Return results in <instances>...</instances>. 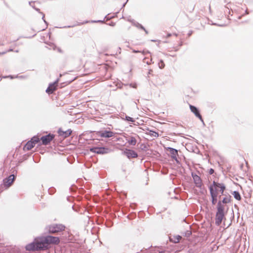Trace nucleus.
<instances>
[{
    "label": "nucleus",
    "instance_id": "f257e3e1",
    "mask_svg": "<svg viewBox=\"0 0 253 253\" xmlns=\"http://www.w3.org/2000/svg\"><path fill=\"white\" fill-rule=\"evenodd\" d=\"M60 240L58 237L47 236L46 237H38L34 241L26 246V250L28 251H36L45 250L48 249L50 244L57 245Z\"/></svg>",
    "mask_w": 253,
    "mask_h": 253
},
{
    "label": "nucleus",
    "instance_id": "f03ea898",
    "mask_svg": "<svg viewBox=\"0 0 253 253\" xmlns=\"http://www.w3.org/2000/svg\"><path fill=\"white\" fill-rule=\"evenodd\" d=\"M227 211H225V209L216 207V211L215 213V224L219 226L222 220H225V215Z\"/></svg>",
    "mask_w": 253,
    "mask_h": 253
},
{
    "label": "nucleus",
    "instance_id": "7ed1b4c3",
    "mask_svg": "<svg viewBox=\"0 0 253 253\" xmlns=\"http://www.w3.org/2000/svg\"><path fill=\"white\" fill-rule=\"evenodd\" d=\"M214 182H212L210 185L208 186V188L210 194V201L212 205H214L217 203L218 200V193L217 189L214 187Z\"/></svg>",
    "mask_w": 253,
    "mask_h": 253
},
{
    "label": "nucleus",
    "instance_id": "20e7f679",
    "mask_svg": "<svg viewBox=\"0 0 253 253\" xmlns=\"http://www.w3.org/2000/svg\"><path fill=\"white\" fill-rule=\"evenodd\" d=\"M65 228L62 224H53L48 227V231L50 233H57L64 231Z\"/></svg>",
    "mask_w": 253,
    "mask_h": 253
},
{
    "label": "nucleus",
    "instance_id": "39448f33",
    "mask_svg": "<svg viewBox=\"0 0 253 253\" xmlns=\"http://www.w3.org/2000/svg\"><path fill=\"white\" fill-rule=\"evenodd\" d=\"M39 141L40 138L39 137L34 136L31 140L27 142L24 147V149L27 151L31 150Z\"/></svg>",
    "mask_w": 253,
    "mask_h": 253
},
{
    "label": "nucleus",
    "instance_id": "423d86ee",
    "mask_svg": "<svg viewBox=\"0 0 253 253\" xmlns=\"http://www.w3.org/2000/svg\"><path fill=\"white\" fill-rule=\"evenodd\" d=\"M224 197L222 198L221 200H219L218 201L217 203L216 207L219 208H223V209H225V206L224 204H226L231 203L232 197L228 193H226V195H224Z\"/></svg>",
    "mask_w": 253,
    "mask_h": 253
},
{
    "label": "nucleus",
    "instance_id": "0eeeda50",
    "mask_svg": "<svg viewBox=\"0 0 253 253\" xmlns=\"http://www.w3.org/2000/svg\"><path fill=\"white\" fill-rule=\"evenodd\" d=\"M191 177L193 178L195 186L196 187H201V184L203 183L199 174H197L191 170Z\"/></svg>",
    "mask_w": 253,
    "mask_h": 253
},
{
    "label": "nucleus",
    "instance_id": "6e6552de",
    "mask_svg": "<svg viewBox=\"0 0 253 253\" xmlns=\"http://www.w3.org/2000/svg\"><path fill=\"white\" fill-rule=\"evenodd\" d=\"M191 113H192L195 117L200 121L202 120L203 116L201 114V110L199 107L191 104Z\"/></svg>",
    "mask_w": 253,
    "mask_h": 253
},
{
    "label": "nucleus",
    "instance_id": "1a4fd4ad",
    "mask_svg": "<svg viewBox=\"0 0 253 253\" xmlns=\"http://www.w3.org/2000/svg\"><path fill=\"white\" fill-rule=\"evenodd\" d=\"M212 182H214V187L217 188V191L221 194V195H226V193H224V191L226 189V185L222 182H218L213 181Z\"/></svg>",
    "mask_w": 253,
    "mask_h": 253
},
{
    "label": "nucleus",
    "instance_id": "9d476101",
    "mask_svg": "<svg viewBox=\"0 0 253 253\" xmlns=\"http://www.w3.org/2000/svg\"><path fill=\"white\" fill-rule=\"evenodd\" d=\"M45 28H37L36 30H34L31 29H28L26 31L25 36L26 38H31L35 35H36L37 32H39L42 31H43L45 29Z\"/></svg>",
    "mask_w": 253,
    "mask_h": 253
},
{
    "label": "nucleus",
    "instance_id": "9b49d317",
    "mask_svg": "<svg viewBox=\"0 0 253 253\" xmlns=\"http://www.w3.org/2000/svg\"><path fill=\"white\" fill-rule=\"evenodd\" d=\"M14 179L15 176L13 174L10 175L8 177L5 178L3 180L4 186L6 188L9 187L13 183Z\"/></svg>",
    "mask_w": 253,
    "mask_h": 253
},
{
    "label": "nucleus",
    "instance_id": "f8f14e48",
    "mask_svg": "<svg viewBox=\"0 0 253 253\" xmlns=\"http://www.w3.org/2000/svg\"><path fill=\"white\" fill-rule=\"evenodd\" d=\"M58 84V80L53 83L50 84L46 89V92L48 94H50L53 93V92L55 91L57 88Z\"/></svg>",
    "mask_w": 253,
    "mask_h": 253
},
{
    "label": "nucleus",
    "instance_id": "ddd939ff",
    "mask_svg": "<svg viewBox=\"0 0 253 253\" xmlns=\"http://www.w3.org/2000/svg\"><path fill=\"white\" fill-rule=\"evenodd\" d=\"M54 135L49 134L47 135L43 136L41 137V140L42 141V144L43 145H47L49 144L51 140L54 138Z\"/></svg>",
    "mask_w": 253,
    "mask_h": 253
},
{
    "label": "nucleus",
    "instance_id": "4468645a",
    "mask_svg": "<svg viewBox=\"0 0 253 253\" xmlns=\"http://www.w3.org/2000/svg\"><path fill=\"white\" fill-rule=\"evenodd\" d=\"M114 133L111 131H100L96 132V134L101 137L109 138L114 136Z\"/></svg>",
    "mask_w": 253,
    "mask_h": 253
},
{
    "label": "nucleus",
    "instance_id": "2eb2a0df",
    "mask_svg": "<svg viewBox=\"0 0 253 253\" xmlns=\"http://www.w3.org/2000/svg\"><path fill=\"white\" fill-rule=\"evenodd\" d=\"M169 239L171 242L177 243L179 242L180 240L182 239V237L178 235L170 234L169 236Z\"/></svg>",
    "mask_w": 253,
    "mask_h": 253
},
{
    "label": "nucleus",
    "instance_id": "dca6fc26",
    "mask_svg": "<svg viewBox=\"0 0 253 253\" xmlns=\"http://www.w3.org/2000/svg\"><path fill=\"white\" fill-rule=\"evenodd\" d=\"M125 154L128 158H136L138 155L133 150L126 149L124 151Z\"/></svg>",
    "mask_w": 253,
    "mask_h": 253
},
{
    "label": "nucleus",
    "instance_id": "f3484780",
    "mask_svg": "<svg viewBox=\"0 0 253 253\" xmlns=\"http://www.w3.org/2000/svg\"><path fill=\"white\" fill-rule=\"evenodd\" d=\"M72 131L70 129H68L66 131H63L61 129L58 130V133L59 135L63 136L64 138L67 137L71 135Z\"/></svg>",
    "mask_w": 253,
    "mask_h": 253
},
{
    "label": "nucleus",
    "instance_id": "a211bd4d",
    "mask_svg": "<svg viewBox=\"0 0 253 253\" xmlns=\"http://www.w3.org/2000/svg\"><path fill=\"white\" fill-rule=\"evenodd\" d=\"M231 193L236 200L238 201H240L241 200L242 198L241 195L238 190L234 191Z\"/></svg>",
    "mask_w": 253,
    "mask_h": 253
},
{
    "label": "nucleus",
    "instance_id": "6ab92c4d",
    "mask_svg": "<svg viewBox=\"0 0 253 253\" xmlns=\"http://www.w3.org/2000/svg\"><path fill=\"white\" fill-rule=\"evenodd\" d=\"M200 190V192L202 195H205L207 193V190L206 187L203 185V183L201 184V187H197Z\"/></svg>",
    "mask_w": 253,
    "mask_h": 253
},
{
    "label": "nucleus",
    "instance_id": "aec40b11",
    "mask_svg": "<svg viewBox=\"0 0 253 253\" xmlns=\"http://www.w3.org/2000/svg\"><path fill=\"white\" fill-rule=\"evenodd\" d=\"M90 151L94 153L101 154L104 153V148H94L90 149Z\"/></svg>",
    "mask_w": 253,
    "mask_h": 253
},
{
    "label": "nucleus",
    "instance_id": "412c9836",
    "mask_svg": "<svg viewBox=\"0 0 253 253\" xmlns=\"http://www.w3.org/2000/svg\"><path fill=\"white\" fill-rule=\"evenodd\" d=\"M136 139L132 136H131L130 139L128 140V143L129 144L131 145H135L136 144Z\"/></svg>",
    "mask_w": 253,
    "mask_h": 253
},
{
    "label": "nucleus",
    "instance_id": "4be33fe9",
    "mask_svg": "<svg viewBox=\"0 0 253 253\" xmlns=\"http://www.w3.org/2000/svg\"><path fill=\"white\" fill-rule=\"evenodd\" d=\"M169 152L171 155V156L173 158H176L177 155V151L175 149L170 148Z\"/></svg>",
    "mask_w": 253,
    "mask_h": 253
},
{
    "label": "nucleus",
    "instance_id": "5701e85b",
    "mask_svg": "<svg viewBox=\"0 0 253 253\" xmlns=\"http://www.w3.org/2000/svg\"><path fill=\"white\" fill-rule=\"evenodd\" d=\"M191 152L198 154L200 152V150L196 146L195 147L192 146V148H191Z\"/></svg>",
    "mask_w": 253,
    "mask_h": 253
},
{
    "label": "nucleus",
    "instance_id": "b1692460",
    "mask_svg": "<svg viewBox=\"0 0 253 253\" xmlns=\"http://www.w3.org/2000/svg\"><path fill=\"white\" fill-rule=\"evenodd\" d=\"M149 134L155 137H158L159 136V134L158 132L152 130L150 131Z\"/></svg>",
    "mask_w": 253,
    "mask_h": 253
},
{
    "label": "nucleus",
    "instance_id": "393cba45",
    "mask_svg": "<svg viewBox=\"0 0 253 253\" xmlns=\"http://www.w3.org/2000/svg\"><path fill=\"white\" fill-rule=\"evenodd\" d=\"M159 67L160 69H163L165 66V64L163 60H160L159 62L158 63Z\"/></svg>",
    "mask_w": 253,
    "mask_h": 253
},
{
    "label": "nucleus",
    "instance_id": "a878e982",
    "mask_svg": "<svg viewBox=\"0 0 253 253\" xmlns=\"http://www.w3.org/2000/svg\"><path fill=\"white\" fill-rule=\"evenodd\" d=\"M136 26L137 27L139 28H140V29H141L145 31V33H146V34H148V31L147 30H146V29L144 28V27H143L141 25H140V24H136Z\"/></svg>",
    "mask_w": 253,
    "mask_h": 253
},
{
    "label": "nucleus",
    "instance_id": "bb28decb",
    "mask_svg": "<svg viewBox=\"0 0 253 253\" xmlns=\"http://www.w3.org/2000/svg\"><path fill=\"white\" fill-rule=\"evenodd\" d=\"M211 25H215V26H217L220 27H225V26L227 25L226 24H217V23H214V22H211Z\"/></svg>",
    "mask_w": 253,
    "mask_h": 253
},
{
    "label": "nucleus",
    "instance_id": "cd10ccee",
    "mask_svg": "<svg viewBox=\"0 0 253 253\" xmlns=\"http://www.w3.org/2000/svg\"><path fill=\"white\" fill-rule=\"evenodd\" d=\"M192 244H193V243H192V241L191 240V249H190L191 253H192L196 251L197 249H196V248L194 246H193V247H192Z\"/></svg>",
    "mask_w": 253,
    "mask_h": 253
},
{
    "label": "nucleus",
    "instance_id": "c85d7f7f",
    "mask_svg": "<svg viewBox=\"0 0 253 253\" xmlns=\"http://www.w3.org/2000/svg\"><path fill=\"white\" fill-rule=\"evenodd\" d=\"M126 120L128 121L131 122H134V120L132 118L128 117V116L126 117Z\"/></svg>",
    "mask_w": 253,
    "mask_h": 253
},
{
    "label": "nucleus",
    "instance_id": "c756f323",
    "mask_svg": "<svg viewBox=\"0 0 253 253\" xmlns=\"http://www.w3.org/2000/svg\"><path fill=\"white\" fill-rule=\"evenodd\" d=\"M214 170L212 168H210L208 169V173L209 174H212L214 173Z\"/></svg>",
    "mask_w": 253,
    "mask_h": 253
},
{
    "label": "nucleus",
    "instance_id": "7c9ffc66",
    "mask_svg": "<svg viewBox=\"0 0 253 253\" xmlns=\"http://www.w3.org/2000/svg\"><path fill=\"white\" fill-rule=\"evenodd\" d=\"M177 35L176 34H168L167 36H166V38H169V37H170L171 36H175V37H177Z\"/></svg>",
    "mask_w": 253,
    "mask_h": 253
},
{
    "label": "nucleus",
    "instance_id": "2f4dec72",
    "mask_svg": "<svg viewBox=\"0 0 253 253\" xmlns=\"http://www.w3.org/2000/svg\"><path fill=\"white\" fill-rule=\"evenodd\" d=\"M190 90H191V93L193 92L194 94H197L199 92L198 90H193L192 88H190Z\"/></svg>",
    "mask_w": 253,
    "mask_h": 253
},
{
    "label": "nucleus",
    "instance_id": "473e14b6",
    "mask_svg": "<svg viewBox=\"0 0 253 253\" xmlns=\"http://www.w3.org/2000/svg\"><path fill=\"white\" fill-rule=\"evenodd\" d=\"M202 123V125L204 126H206L205 125V123L204 122V118L202 117V121H200Z\"/></svg>",
    "mask_w": 253,
    "mask_h": 253
},
{
    "label": "nucleus",
    "instance_id": "72a5a7b5",
    "mask_svg": "<svg viewBox=\"0 0 253 253\" xmlns=\"http://www.w3.org/2000/svg\"><path fill=\"white\" fill-rule=\"evenodd\" d=\"M153 72V70H149V71L148 72V74H151Z\"/></svg>",
    "mask_w": 253,
    "mask_h": 253
},
{
    "label": "nucleus",
    "instance_id": "f704fd0d",
    "mask_svg": "<svg viewBox=\"0 0 253 253\" xmlns=\"http://www.w3.org/2000/svg\"><path fill=\"white\" fill-rule=\"evenodd\" d=\"M241 17H242V16H239L238 17V19H240L241 18Z\"/></svg>",
    "mask_w": 253,
    "mask_h": 253
},
{
    "label": "nucleus",
    "instance_id": "c9c22d12",
    "mask_svg": "<svg viewBox=\"0 0 253 253\" xmlns=\"http://www.w3.org/2000/svg\"><path fill=\"white\" fill-rule=\"evenodd\" d=\"M159 253H165V252H163V251H162V252H159Z\"/></svg>",
    "mask_w": 253,
    "mask_h": 253
},
{
    "label": "nucleus",
    "instance_id": "e433bc0d",
    "mask_svg": "<svg viewBox=\"0 0 253 253\" xmlns=\"http://www.w3.org/2000/svg\"><path fill=\"white\" fill-rule=\"evenodd\" d=\"M217 151H214V154H217Z\"/></svg>",
    "mask_w": 253,
    "mask_h": 253
},
{
    "label": "nucleus",
    "instance_id": "4c0bfd02",
    "mask_svg": "<svg viewBox=\"0 0 253 253\" xmlns=\"http://www.w3.org/2000/svg\"><path fill=\"white\" fill-rule=\"evenodd\" d=\"M6 53V52H2V53H0V54H4V53Z\"/></svg>",
    "mask_w": 253,
    "mask_h": 253
},
{
    "label": "nucleus",
    "instance_id": "58836bf2",
    "mask_svg": "<svg viewBox=\"0 0 253 253\" xmlns=\"http://www.w3.org/2000/svg\"><path fill=\"white\" fill-rule=\"evenodd\" d=\"M198 248H199V247H201V244L198 245Z\"/></svg>",
    "mask_w": 253,
    "mask_h": 253
},
{
    "label": "nucleus",
    "instance_id": "ea45409f",
    "mask_svg": "<svg viewBox=\"0 0 253 253\" xmlns=\"http://www.w3.org/2000/svg\"><path fill=\"white\" fill-rule=\"evenodd\" d=\"M190 32H191V35H192V33H193V31L191 30L190 31Z\"/></svg>",
    "mask_w": 253,
    "mask_h": 253
},
{
    "label": "nucleus",
    "instance_id": "a19ab883",
    "mask_svg": "<svg viewBox=\"0 0 253 253\" xmlns=\"http://www.w3.org/2000/svg\"><path fill=\"white\" fill-rule=\"evenodd\" d=\"M209 9H210V11H211V6H210H210H209Z\"/></svg>",
    "mask_w": 253,
    "mask_h": 253
},
{
    "label": "nucleus",
    "instance_id": "79ce46f5",
    "mask_svg": "<svg viewBox=\"0 0 253 253\" xmlns=\"http://www.w3.org/2000/svg\"><path fill=\"white\" fill-rule=\"evenodd\" d=\"M190 234H191V237H192V232H191V231Z\"/></svg>",
    "mask_w": 253,
    "mask_h": 253
},
{
    "label": "nucleus",
    "instance_id": "37998d69",
    "mask_svg": "<svg viewBox=\"0 0 253 253\" xmlns=\"http://www.w3.org/2000/svg\"><path fill=\"white\" fill-rule=\"evenodd\" d=\"M190 138H193V139H194V137H192L191 136H190Z\"/></svg>",
    "mask_w": 253,
    "mask_h": 253
},
{
    "label": "nucleus",
    "instance_id": "c03bdc74",
    "mask_svg": "<svg viewBox=\"0 0 253 253\" xmlns=\"http://www.w3.org/2000/svg\"><path fill=\"white\" fill-rule=\"evenodd\" d=\"M0 45H1V44H0Z\"/></svg>",
    "mask_w": 253,
    "mask_h": 253
}]
</instances>
